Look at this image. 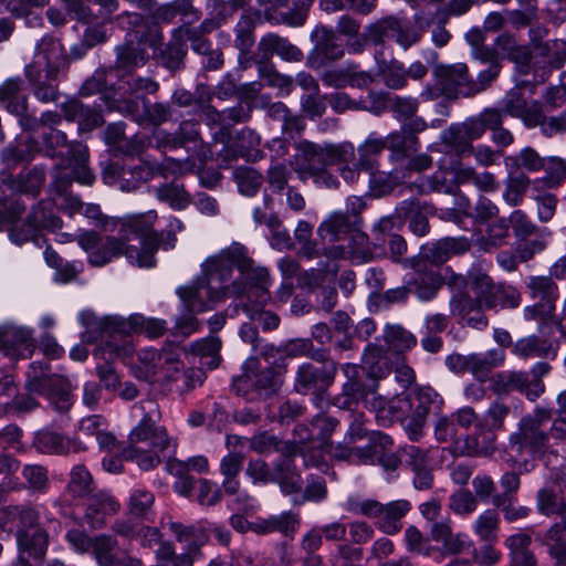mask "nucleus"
<instances>
[{
	"instance_id": "nucleus-38",
	"label": "nucleus",
	"mask_w": 566,
	"mask_h": 566,
	"mask_svg": "<svg viewBox=\"0 0 566 566\" xmlns=\"http://www.w3.org/2000/svg\"><path fill=\"white\" fill-rule=\"evenodd\" d=\"M357 227L355 217H348V213L336 211L322 222L317 232L324 241H345Z\"/></svg>"
},
{
	"instance_id": "nucleus-42",
	"label": "nucleus",
	"mask_w": 566,
	"mask_h": 566,
	"mask_svg": "<svg viewBox=\"0 0 566 566\" xmlns=\"http://www.w3.org/2000/svg\"><path fill=\"white\" fill-rule=\"evenodd\" d=\"M420 202L416 199H407L401 201L395 209L391 217H399L400 227L407 219H410V230L419 237H423L429 232L430 226L426 216L420 211Z\"/></svg>"
},
{
	"instance_id": "nucleus-23",
	"label": "nucleus",
	"mask_w": 566,
	"mask_h": 566,
	"mask_svg": "<svg viewBox=\"0 0 566 566\" xmlns=\"http://www.w3.org/2000/svg\"><path fill=\"white\" fill-rule=\"evenodd\" d=\"M438 85L442 86L444 96L448 98L471 97L467 87L471 86L472 76L464 63L439 65L434 69Z\"/></svg>"
},
{
	"instance_id": "nucleus-50",
	"label": "nucleus",
	"mask_w": 566,
	"mask_h": 566,
	"mask_svg": "<svg viewBox=\"0 0 566 566\" xmlns=\"http://www.w3.org/2000/svg\"><path fill=\"white\" fill-rule=\"evenodd\" d=\"M545 157L541 156L536 149L531 146L522 148L514 155L504 158V165L510 172L524 170L531 174L543 170Z\"/></svg>"
},
{
	"instance_id": "nucleus-45",
	"label": "nucleus",
	"mask_w": 566,
	"mask_h": 566,
	"mask_svg": "<svg viewBox=\"0 0 566 566\" xmlns=\"http://www.w3.org/2000/svg\"><path fill=\"white\" fill-rule=\"evenodd\" d=\"M504 358L505 354L501 349L470 354L468 371L480 382H484L489 379L492 369L503 364Z\"/></svg>"
},
{
	"instance_id": "nucleus-32",
	"label": "nucleus",
	"mask_w": 566,
	"mask_h": 566,
	"mask_svg": "<svg viewBox=\"0 0 566 566\" xmlns=\"http://www.w3.org/2000/svg\"><path fill=\"white\" fill-rule=\"evenodd\" d=\"M2 350L11 359H24L32 355V332L25 327H7L1 333Z\"/></svg>"
},
{
	"instance_id": "nucleus-57",
	"label": "nucleus",
	"mask_w": 566,
	"mask_h": 566,
	"mask_svg": "<svg viewBox=\"0 0 566 566\" xmlns=\"http://www.w3.org/2000/svg\"><path fill=\"white\" fill-rule=\"evenodd\" d=\"M116 66L124 71H132L136 67L145 65L148 60V54L140 43H133L127 41L123 45H118L116 49Z\"/></svg>"
},
{
	"instance_id": "nucleus-2",
	"label": "nucleus",
	"mask_w": 566,
	"mask_h": 566,
	"mask_svg": "<svg viewBox=\"0 0 566 566\" xmlns=\"http://www.w3.org/2000/svg\"><path fill=\"white\" fill-rule=\"evenodd\" d=\"M80 323L85 327L82 339L86 343H99L95 356L105 359L125 358L133 354L134 346L129 339L132 333L145 334L148 338H158L167 329L166 322L160 318L145 317L142 314L97 317L91 311L78 315Z\"/></svg>"
},
{
	"instance_id": "nucleus-16",
	"label": "nucleus",
	"mask_w": 566,
	"mask_h": 566,
	"mask_svg": "<svg viewBox=\"0 0 566 566\" xmlns=\"http://www.w3.org/2000/svg\"><path fill=\"white\" fill-rule=\"evenodd\" d=\"M260 364L256 357H249L243 366L242 375L233 379V389L237 394L245 391V387H252L264 395L275 394L282 384L280 374L273 368L259 370Z\"/></svg>"
},
{
	"instance_id": "nucleus-17",
	"label": "nucleus",
	"mask_w": 566,
	"mask_h": 566,
	"mask_svg": "<svg viewBox=\"0 0 566 566\" xmlns=\"http://www.w3.org/2000/svg\"><path fill=\"white\" fill-rule=\"evenodd\" d=\"M368 38L374 44H381L385 38H390L403 50H408L420 41L421 32L405 20L386 17L369 25Z\"/></svg>"
},
{
	"instance_id": "nucleus-30",
	"label": "nucleus",
	"mask_w": 566,
	"mask_h": 566,
	"mask_svg": "<svg viewBox=\"0 0 566 566\" xmlns=\"http://www.w3.org/2000/svg\"><path fill=\"white\" fill-rule=\"evenodd\" d=\"M311 36L315 41V53L317 55V57L312 59L313 67H319L325 61H336L344 56V46L332 29L318 25Z\"/></svg>"
},
{
	"instance_id": "nucleus-43",
	"label": "nucleus",
	"mask_w": 566,
	"mask_h": 566,
	"mask_svg": "<svg viewBox=\"0 0 566 566\" xmlns=\"http://www.w3.org/2000/svg\"><path fill=\"white\" fill-rule=\"evenodd\" d=\"M496 44L517 65L521 73H530L534 52L528 46L518 44L515 36L510 33L499 35Z\"/></svg>"
},
{
	"instance_id": "nucleus-52",
	"label": "nucleus",
	"mask_w": 566,
	"mask_h": 566,
	"mask_svg": "<svg viewBox=\"0 0 566 566\" xmlns=\"http://www.w3.org/2000/svg\"><path fill=\"white\" fill-rule=\"evenodd\" d=\"M96 491L93 475L84 464H76L70 472L66 493L72 499H86Z\"/></svg>"
},
{
	"instance_id": "nucleus-61",
	"label": "nucleus",
	"mask_w": 566,
	"mask_h": 566,
	"mask_svg": "<svg viewBox=\"0 0 566 566\" xmlns=\"http://www.w3.org/2000/svg\"><path fill=\"white\" fill-rule=\"evenodd\" d=\"M499 524V513L493 509H488L476 517L472 527L482 542L492 543L497 538Z\"/></svg>"
},
{
	"instance_id": "nucleus-48",
	"label": "nucleus",
	"mask_w": 566,
	"mask_h": 566,
	"mask_svg": "<svg viewBox=\"0 0 566 566\" xmlns=\"http://www.w3.org/2000/svg\"><path fill=\"white\" fill-rule=\"evenodd\" d=\"M6 523L18 522L17 530L35 528L40 525V510L32 503L11 504L2 510Z\"/></svg>"
},
{
	"instance_id": "nucleus-39",
	"label": "nucleus",
	"mask_w": 566,
	"mask_h": 566,
	"mask_svg": "<svg viewBox=\"0 0 566 566\" xmlns=\"http://www.w3.org/2000/svg\"><path fill=\"white\" fill-rule=\"evenodd\" d=\"M535 64H542L543 74L562 69L566 63V40H548L534 53Z\"/></svg>"
},
{
	"instance_id": "nucleus-6",
	"label": "nucleus",
	"mask_w": 566,
	"mask_h": 566,
	"mask_svg": "<svg viewBox=\"0 0 566 566\" xmlns=\"http://www.w3.org/2000/svg\"><path fill=\"white\" fill-rule=\"evenodd\" d=\"M218 254L202 264V274L188 286H180L176 293L191 313L211 311L224 297L231 295L229 272L218 263Z\"/></svg>"
},
{
	"instance_id": "nucleus-34",
	"label": "nucleus",
	"mask_w": 566,
	"mask_h": 566,
	"mask_svg": "<svg viewBox=\"0 0 566 566\" xmlns=\"http://www.w3.org/2000/svg\"><path fill=\"white\" fill-rule=\"evenodd\" d=\"M558 348L557 342L533 334L517 339L512 352L515 356L524 359L531 357L555 359Z\"/></svg>"
},
{
	"instance_id": "nucleus-56",
	"label": "nucleus",
	"mask_w": 566,
	"mask_h": 566,
	"mask_svg": "<svg viewBox=\"0 0 566 566\" xmlns=\"http://www.w3.org/2000/svg\"><path fill=\"white\" fill-rule=\"evenodd\" d=\"M394 441L390 436L380 431H374L369 443L354 448V464H376L379 448H391Z\"/></svg>"
},
{
	"instance_id": "nucleus-53",
	"label": "nucleus",
	"mask_w": 566,
	"mask_h": 566,
	"mask_svg": "<svg viewBox=\"0 0 566 566\" xmlns=\"http://www.w3.org/2000/svg\"><path fill=\"white\" fill-rule=\"evenodd\" d=\"M385 138L388 142L387 149H389L390 158L394 161H402L419 149V138L407 135L401 129L391 132Z\"/></svg>"
},
{
	"instance_id": "nucleus-33",
	"label": "nucleus",
	"mask_w": 566,
	"mask_h": 566,
	"mask_svg": "<svg viewBox=\"0 0 566 566\" xmlns=\"http://www.w3.org/2000/svg\"><path fill=\"white\" fill-rule=\"evenodd\" d=\"M415 272L405 281L409 285L410 293L421 302H430L443 286L441 274L434 269H413Z\"/></svg>"
},
{
	"instance_id": "nucleus-41",
	"label": "nucleus",
	"mask_w": 566,
	"mask_h": 566,
	"mask_svg": "<svg viewBox=\"0 0 566 566\" xmlns=\"http://www.w3.org/2000/svg\"><path fill=\"white\" fill-rule=\"evenodd\" d=\"M188 348V355L199 359V364L208 369H214L221 361L220 349L221 339L209 336L191 343Z\"/></svg>"
},
{
	"instance_id": "nucleus-25",
	"label": "nucleus",
	"mask_w": 566,
	"mask_h": 566,
	"mask_svg": "<svg viewBox=\"0 0 566 566\" xmlns=\"http://www.w3.org/2000/svg\"><path fill=\"white\" fill-rule=\"evenodd\" d=\"M168 528L175 536L176 541L181 545L184 553L193 563V558L200 554V549L208 542V528L206 522L200 521L195 524H182L179 522H169Z\"/></svg>"
},
{
	"instance_id": "nucleus-5",
	"label": "nucleus",
	"mask_w": 566,
	"mask_h": 566,
	"mask_svg": "<svg viewBox=\"0 0 566 566\" xmlns=\"http://www.w3.org/2000/svg\"><path fill=\"white\" fill-rule=\"evenodd\" d=\"M218 263L229 272V280L235 266L240 273L239 280L228 284L231 295H247L250 302L264 305L270 300L269 287L272 284L266 268L256 265L249 256L247 248L233 242L218 253Z\"/></svg>"
},
{
	"instance_id": "nucleus-46",
	"label": "nucleus",
	"mask_w": 566,
	"mask_h": 566,
	"mask_svg": "<svg viewBox=\"0 0 566 566\" xmlns=\"http://www.w3.org/2000/svg\"><path fill=\"white\" fill-rule=\"evenodd\" d=\"M185 30L174 29L170 41L160 51L159 60L169 71H178L184 66V59L187 54V45L184 40Z\"/></svg>"
},
{
	"instance_id": "nucleus-62",
	"label": "nucleus",
	"mask_w": 566,
	"mask_h": 566,
	"mask_svg": "<svg viewBox=\"0 0 566 566\" xmlns=\"http://www.w3.org/2000/svg\"><path fill=\"white\" fill-rule=\"evenodd\" d=\"M234 180L241 195L254 197L264 182V176L255 168L240 167L234 171Z\"/></svg>"
},
{
	"instance_id": "nucleus-27",
	"label": "nucleus",
	"mask_w": 566,
	"mask_h": 566,
	"mask_svg": "<svg viewBox=\"0 0 566 566\" xmlns=\"http://www.w3.org/2000/svg\"><path fill=\"white\" fill-rule=\"evenodd\" d=\"M449 306L451 315L460 317L473 328L484 329L489 324V319L479 307L474 294L471 295L469 292L453 293Z\"/></svg>"
},
{
	"instance_id": "nucleus-14",
	"label": "nucleus",
	"mask_w": 566,
	"mask_h": 566,
	"mask_svg": "<svg viewBox=\"0 0 566 566\" xmlns=\"http://www.w3.org/2000/svg\"><path fill=\"white\" fill-rule=\"evenodd\" d=\"M154 177V169L147 163L127 164L124 160L107 163L102 170L106 185H117L122 191L130 192Z\"/></svg>"
},
{
	"instance_id": "nucleus-20",
	"label": "nucleus",
	"mask_w": 566,
	"mask_h": 566,
	"mask_svg": "<svg viewBox=\"0 0 566 566\" xmlns=\"http://www.w3.org/2000/svg\"><path fill=\"white\" fill-rule=\"evenodd\" d=\"M470 249L465 239L444 238L438 242L423 245L412 261L413 269H433L446 263L451 254H461Z\"/></svg>"
},
{
	"instance_id": "nucleus-8",
	"label": "nucleus",
	"mask_w": 566,
	"mask_h": 566,
	"mask_svg": "<svg viewBox=\"0 0 566 566\" xmlns=\"http://www.w3.org/2000/svg\"><path fill=\"white\" fill-rule=\"evenodd\" d=\"M389 410L403 426L410 440L417 441L429 415H437L443 405L442 397L432 387H419L409 394L387 401Z\"/></svg>"
},
{
	"instance_id": "nucleus-13",
	"label": "nucleus",
	"mask_w": 566,
	"mask_h": 566,
	"mask_svg": "<svg viewBox=\"0 0 566 566\" xmlns=\"http://www.w3.org/2000/svg\"><path fill=\"white\" fill-rule=\"evenodd\" d=\"M525 286L530 297L535 302L524 308V318L546 322L554 315L559 298L556 281L549 275H531Z\"/></svg>"
},
{
	"instance_id": "nucleus-51",
	"label": "nucleus",
	"mask_w": 566,
	"mask_h": 566,
	"mask_svg": "<svg viewBox=\"0 0 566 566\" xmlns=\"http://www.w3.org/2000/svg\"><path fill=\"white\" fill-rule=\"evenodd\" d=\"M386 138L371 132L367 138L357 147L358 166L363 170H373L378 163V157L387 148Z\"/></svg>"
},
{
	"instance_id": "nucleus-21",
	"label": "nucleus",
	"mask_w": 566,
	"mask_h": 566,
	"mask_svg": "<svg viewBox=\"0 0 566 566\" xmlns=\"http://www.w3.org/2000/svg\"><path fill=\"white\" fill-rule=\"evenodd\" d=\"M401 227L399 217H382L371 230L375 237V247L378 249V256L385 255V247L388 245L390 258L398 262L407 252V242L399 234Z\"/></svg>"
},
{
	"instance_id": "nucleus-11",
	"label": "nucleus",
	"mask_w": 566,
	"mask_h": 566,
	"mask_svg": "<svg viewBox=\"0 0 566 566\" xmlns=\"http://www.w3.org/2000/svg\"><path fill=\"white\" fill-rule=\"evenodd\" d=\"M43 144L45 146V154L50 157L63 155L56 153L60 147H66L67 157L62 159L59 167L70 170L67 175L71 179L86 186H91L95 176L87 166L88 151L87 147L81 143H73L67 145L65 133L57 129H51L50 133L43 135Z\"/></svg>"
},
{
	"instance_id": "nucleus-7",
	"label": "nucleus",
	"mask_w": 566,
	"mask_h": 566,
	"mask_svg": "<svg viewBox=\"0 0 566 566\" xmlns=\"http://www.w3.org/2000/svg\"><path fill=\"white\" fill-rule=\"evenodd\" d=\"M355 158V147L352 143H314L302 139L294 144V154L290 166L300 180L305 181L323 168L334 166Z\"/></svg>"
},
{
	"instance_id": "nucleus-47",
	"label": "nucleus",
	"mask_w": 566,
	"mask_h": 566,
	"mask_svg": "<svg viewBox=\"0 0 566 566\" xmlns=\"http://www.w3.org/2000/svg\"><path fill=\"white\" fill-rule=\"evenodd\" d=\"M91 556L98 566H116L119 552V543L114 535L101 533L94 535Z\"/></svg>"
},
{
	"instance_id": "nucleus-15",
	"label": "nucleus",
	"mask_w": 566,
	"mask_h": 566,
	"mask_svg": "<svg viewBox=\"0 0 566 566\" xmlns=\"http://www.w3.org/2000/svg\"><path fill=\"white\" fill-rule=\"evenodd\" d=\"M378 384L375 378H369L367 382H352L345 381L342 386V391L337 394L332 403L336 408L350 412L357 410L360 401L365 407H370L373 410H384L387 400L381 396H373L371 400L368 399L369 395H375Z\"/></svg>"
},
{
	"instance_id": "nucleus-49",
	"label": "nucleus",
	"mask_w": 566,
	"mask_h": 566,
	"mask_svg": "<svg viewBox=\"0 0 566 566\" xmlns=\"http://www.w3.org/2000/svg\"><path fill=\"white\" fill-rule=\"evenodd\" d=\"M155 494L145 488H135L130 491L126 510L127 515L140 521H151L155 513Z\"/></svg>"
},
{
	"instance_id": "nucleus-40",
	"label": "nucleus",
	"mask_w": 566,
	"mask_h": 566,
	"mask_svg": "<svg viewBox=\"0 0 566 566\" xmlns=\"http://www.w3.org/2000/svg\"><path fill=\"white\" fill-rule=\"evenodd\" d=\"M36 447L41 452L52 454L78 453L86 449L81 441L67 439L53 431L39 432L36 436Z\"/></svg>"
},
{
	"instance_id": "nucleus-59",
	"label": "nucleus",
	"mask_w": 566,
	"mask_h": 566,
	"mask_svg": "<svg viewBox=\"0 0 566 566\" xmlns=\"http://www.w3.org/2000/svg\"><path fill=\"white\" fill-rule=\"evenodd\" d=\"M21 78H9L0 86V101L7 102V109L15 115L27 109V99L21 95Z\"/></svg>"
},
{
	"instance_id": "nucleus-60",
	"label": "nucleus",
	"mask_w": 566,
	"mask_h": 566,
	"mask_svg": "<svg viewBox=\"0 0 566 566\" xmlns=\"http://www.w3.org/2000/svg\"><path fill=\"white\" fill-rule=\"evenodd\" d=\"M542 544L549 557L566 554V520L553 523L543 534Z\"/></svg>"
},
{
	"instance_id": "nucleus-1",
	"label": "nucleus",
	"mask_w": 566,
	"mask_h": 566,
	"mask_svg": "<svg viewBox=\"0 0 566 566\" xmlns=\"http://www.w3.org/2000/svg\"><path fill=\"white\" fill-rule=\"evenodd\" d=\"M154 214H135L119 219L116 224L117 235H101L95 231H84L78 234L77 243L87 254V262L94 268H102L120 256L143 269L156 265L151 256L155 240L146 241L147 248L140 245L139 234L150 227Z\"/></svg>"
},
{
	"instance_id": "nucleus-3",
	"label": "nucleus",
	"mask_w": 566,
	"mask_h": 566,
	"mask_svg": "<svg viewBox=\"0 0 566 566\" xmlns=\"http://www.w3.org/2000/svg\"><path fill=\"white\" fill-rule=\"evenodd\" d=\"M132 412L140 417L128 436L129 446L123 449L126 461H134L145 471L156 468L161 462V453L170 447V438L166 429L159 426L161 415L154 399L136 402Z\"/></svg>"
},
{
	"instance_id": "nucleus-4",
	"label": "nucleus",
	"mask_w": 566,
	"mask_h": 566,
	"mask_svg": "<svg viewBox=\"0 0 566 566\" xmlns=\"http://www.w3.org/2000/svg\"><path fill=\"white\" fill-rule=\"evenodd\" d=\"M553 409L536 407L533 412L523 416L518 422L517 431L509 439L512 452L520 457L541 459L554 451V447L566 441V422L553 420Z\"/></svg>"
},
{
	"instance_id": "nucleus-31",
	"label": "nucleus",
	"mask_w": 566,
	"mask_h": 566,
	"mask_svg": "<svg viewBox=\"0 0 566 566\" xmlns=\"http://www.w3.org/2000/svg\"><path fill=\"white\" fill-rule=\"evenodd\" d=\"M201 11L193 6V0H172L157 6L153 13L155 20L164 23H170L179 17L182 22L179 28H190L201 19Z\"/></svg>"
},
{
	"instance_id": "nucleus-22",
	"label": "nucleus",
	"mask_w": 566,
	"mask_h": 566,
	"mask_svg": "<svg viewBox=\"0 0 566 566\" xmlns=\"http://www.w3.org/2000/svg\"><path fill=\"white\" fill-rule=\"evenodd\" d=\"M430 541L440 544L437 547L433 559L440 562L447 556H458L471 546V542L464 533H453L450 518L431 524Z\"/></svg>"
},
{
	"instance_id": "nucleus-24",
	"label": "nucleus",
	"mask_w": 566,
	"mask_h": 566,
	"mask_svg": "<svg viewBox=\"0 0 566 566\" xmlns=\"http://www.w3.org/2000/svg\"><path fill=\"white\" fill-rule=\"evenodd\" d=\"M84 520L93 530H101L120 510L119 502L107 490H96L86 497Z\"/></svg>"
},
{
	"instance_id": "nucleus-54",
	"label": "nucleus",
	"mask_w": 566,
	"mask_h": 566,
	"mask_svg": "<svg viewBox=\"0 0 566 566\" xmlns=\"http://www.w3.org/2000/svg\"><path fill=\"white\" fill-rule=\"evenodd\" d=\"M234 148L247 161H259L264 157L261 149V136L252 128H242L234 140Z\"/></svg>"
},
{
	"instance_id": "nucleus-37",
	"label": "nucleus",
	"mask_w": 566,
	"mask_h": 566,
	"mask_svg": "<svg viewBox=\"0 0 566 566\" xmlns=\"http://www.w3.org/2000/svg\"><path fill=\"white\" fill-rule=\"evenodd\" d=\"M144 214H154V219H151L150 227L145 231L144 234H139L140 237V245L146 249L148 245L146 241L155 240L154 247L151 248V256L155 258L157 251L159 248H163L164 250L174 249L176 244V232L184 230V223L181 220L177 218H171L168 223V230L167 231H155L154 230V223L157 219V213L154 210H150L148 212H145Z\"/></svg>"
},
{
	"instance_id": "nucleus-28",
	"label": "nucleus",
	"mask_w": 566,
	"mask_h": 566,
	"mask_svg": "<svg viewBox=\"0 0 566 566\" xmlns=\"http://www.w3.org/2000/svg\"><path fill=\"white\" fill-rule=\"evenodd\" d=\"M258 52L263 60H270L277 55L286 62H301L304 57L302 50L287 38L273 32L266 33L260 39Z\"/></svg>"
},
{
	"instance_id": "nucleus-64",
	"label": "nucleus",
	"mask_w": 566,
	"mask_h": 566,
	"mask_svg": "<svg viewBox=\"0 0 566 566\" xmlns=\"http://www.w3.org/2000/svg\"><path fill=\"white\" fill-rule=\"evenodd\" d=\"M157 198L167 202L172 209H186L190 202V195L185 190L182 185L171 182L163 184L156 188Z\"/></svg>"
},
{
	"instance_id": "nucleus-12",
	"label": "nucleus",
	"mask_w": 566,
	"mask_h": 566,
	"mask_svg": "<svg viewBox=\"0 0 566 566\" xmlns=\"http://www.w3.org/2000/svg\"><path fill=\"white\" fill-rule=\"evenodd\" d=\"M346 510L353 514L376 518V526L387 535H395L402 528V518L411 510L407 500H396L381 504L376 500L348 499Z\"/></svg>"
},
{
	"instance_id": "nucleus-36",
	"label": "nucleus",
	"mask_w": 566,
	"mask_h": 566,
	"mask_svg": "<svg viewBox=\"0 0 566 566\" xmlns=\"http://www.w3.org/2000/svg\"><path fill=\"white\" fill-rule=\"evenodd\" d=\"M62 113L69 122H77L78 130L91 132L104 124L99 111L84 105L81 101L72 98L62 104Z\"/></svg>"
},
{
	"instance_id": "nucleus-9",
	"label": "nucleus",
	"mask_w": 566,
	"mask_h": 566,
	"mask_svg": "<svg viewBox=\"0 0 566 566\" xmlns=\"http://www.w3.org/2000/svg\"><path fill=\"white\" fill-rule=\"evenodd\" d=\"M65 64L63 48L53 36L44 35L35 46L33 62L25 67V74L34 85L35 97L44 103L57 97L52 83Z\"/></svg>"
},
{
	"instance_id": "nucleus-63",
	"label": "nucleus",
	"mask_w": 566,
	"mask_h": 566,
	"mask_svg": "<svg viewBox=\"0 0 566 566\" xmlns=\"http://www.w3.org/2000/svg\"><path fill=\"white\" fill-rule=\"evenodd\" d=\"M441 140L449 151L457 157L470 156L473 151L472 140L468 139L464 132L458 126H450L441 134Z\"/></svg>"
},
{
	"instance_id": "nucleus-58",
	"label": "nucleus",
	"mask_w": 566,
	"mask_h": 566,
	"mask_svg": "<svg viewBox=\"0 0 566 566\" xmlns=\"http://www.w3.org/2000/svg\"><path fill=\"white\" fill-rule=\"evenodd\" d=\"M483 62H490L485 70L479 72L476 80L472 78L471 86L468 93L472 96L486 90L500 74V64L494 61V53L492 50H481L480 57Z\"/></svg>"
},
{
	"instance_id": "nucleus-44",
	"label": "nucleus",
	"mask_w": 566,
	"mask_h": 566,
	"mask_svg": "<svg viewBox=\"0 0 566 566\" xmlns=\"http://www.w3.org/2000/svg\"><path fill=\"white\" fill-rule=\"evenodd\" d=\"M415 186L418 188L420 193H457L454 179L450 174V166H439V168L432 175L418 178L415 181Z\"/></svg>"
},
{
	"instance_id": "nucleus-29",
	"label": "nucleus",
	"mask_w": 566,
	"mask_h": 566,
	"mask_svg": "<svg viewBox=\"0 0 566 566\" xmlns=\"http://www.w3.org/2000/svg\"><path fill=\"white\" fill-rule=\"evenodd\" d=\"M346 245L335 250L334 258H349L355 263H365L378 256V249L375 247V237L369 241L368 235L357 227L345 240Z\"/></svg>"
},
{
	"instance_id": "nucleus-35",
	"label": "nucleus",
	"mask_w": 566,
	"mask_h": 566,
	"mask_svg": "<svg viewBox=\"0 0 566 566\" xmlns=\"http://www.w3.org/2000/svg\"><path fill=\"white\" fill-rule=\"evenodd\" d=\"M272 483H277L281 491L286 495L302 491L303 479L296 469L293 455L282 454L274 461Z\"/></svg>"
},
{
	"instance_id": "nucleus-10",
	"label": "nucleus",
	"mask_w": 566,
	"mask_h": 566,
	"mask_svg": "<svg viewBox=\"0 0 566 566\" xmlns=\"http://www.w3.org/2000/svg\"><path fill=\"white\" fill-rule=\"evenodd\" d=\"M338 373V364L326 355L324 360H312L301 365L295 370L293 388L301 395H313V401L322 407L324 394L334 384Z\"/></svg>"
},
{
	"instance_id": "nucleus-19",
	"label": "nucleus",
	"mask_w": 566,
	"mask_h": 566,
	"mask_svg": "<svg viewBox=\"0 0 566 566\" xmlns=\"http://www.w3.org/2000/svg\"><path fill=\"white\" fill-rule=\"evenodd\" d=\"M492 390L497 395H507L513 391L524 394L531 401H535L545 391L543 381H531L528 374L522 370H504L491 379Z\"/></svg>"
},
{
	"instance_id": "nucleus-26",
	"label": "nucleus",
	"mask_w": 566,
	"mask_h": 566,
	"mask_svg": "<svg viewBox=\"0 0 566 566\" xmlns=\"http://www.w3.org/2000/svg\"><path fill=\"white\" fill-rule=\"evenodd\" d=\"M59 219L46 212L42 203L33 208L32 212L28 216L27 222L23 228L14 226L10 231V239L17 244H22L25 241L33 240L36 243L41 240L38 232L42 228L59 227Z\"/></svg>"
},
{
	"instance_id": "nucleus-55",
	"label": "nucleus",
	"mask_w": 566,
	"mask_h": 566,
	"mask_svg": "<svg viewBox=\"0 0 566 566\" xmlns=\"http://www.w3.org/2000/svg\"><path fill=\"white\" fill-rule=\"evenodd\" d=\"M537 512L546 517L559 516L566 520V501L554 489L542 488L536 494Z\"/></svg>"
},
{
	"instance_id": "nucleus-18",
	"label": "nucleus",
	"mask_w": 566,
	"mask_h": 566,
	"mask_svg": "<svg viewBox=\"0 0 566 566\" xmlns=\"http://www.w3.org/2000/svg\"><path fill=\"white\" fill-rule=\"evenodd\" d=\"M60 528V521L50 514L45 516L42 527L34 531L17 530L15 538L19 553L35 560H42L49 547V531L56 533Z\"/></svg>"
}]
</instances>
